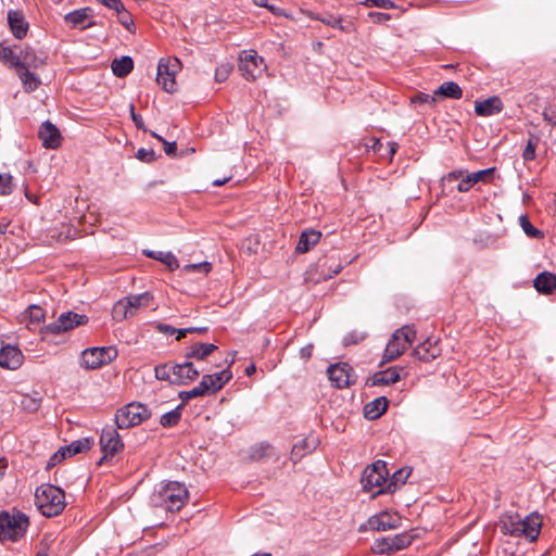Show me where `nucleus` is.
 Listing matches in <instances>:
<instances>
[{"label":"nucleus","mask_w":556,"mask_h":556,"mask_svg":"<svg viewBox=\"0 0 556 556\" xmlns=\"http://www.w3.org/2000/svg\"><path fill=\"white\" fill-rule=\"evenodd\" d=\"M188 497L189 492L182 483L169 481L154 491L151 501L156 507L177 511L186 504Z\"/></svg>","instance_id":"obj_1"},{"label":"nucleus","mask_w":556,"mask_h":556,"mask_svg":"<svg viewBox=\"0 0 556 556\" xmlns=\"http://www.w3.org/2000/svg\"><path fill=\"white\" fill-rule=\"evenodd\" d=\"M35 503L43 516L55 517L65 508V493L53 484H41L36 489Z\"/></svg>","instance_id":"obj_2"},{"label":"nucleus","mask_w":556,"mask_h":556,"mask_svg":"<svg viewBox=\"0 0 556 556\" xmlns=\"http://www.w3.org/2000/svg\"><path fill=\"white\" fill-rule=\"evenodd\" d=\"M542 521L538 515H529L525 518L508 517L503 521V531L514 536H525L531 542L535 541L540 534Z\"/></svg>","instance_id":"obj_3"},{"label":"nucleus","mask_w":556,"mask_h":556,"mask_svg":"<svg viewBox=\"0 0 556 556\" xmlns=\"http://www.w3.org/2000/svg\"><path fill=\"white\" fill-rule=\"evenodd\" d=\"M415 338L416 330L413 326L406 325L396 329L384 349L381 364L396 359L414 342Z\"/></svg>","instance_id":"obj_4"},{"label":"nucleus","mask_w":556,"mask_h":556,"mask_svg":"<svg viewBox=\"0 0 556 556\" xmlns=\"http://www.w3.org/2000/svg\"><path fill=\"white\" fill-rule=\"evenodd\" d=\"M28 518L23 513H15L13 515L8 511L0 513V542L11 541L16 542L26 532L28 528Z\"/></svg>","instance_id":"obj_5"},{"label":"nucleus","mask_w":556,"mask_h":556,"mask_svg":"<svg viewBox=\"0 0 556 556\" xmlns=\"http://www.w3.org/2000/svg\"><path fill=\"white\" fill-rule=\"evenodd\" d=\"M151 412L149 408L138 402H131L115 413V425L118 429H128L140 425L142 421L150 418Z\"/></svg>","instance_id":"obj_6"},{"label":"nucleus","mask_w":556,"mask_h":556,"mask_svg":"<svg viewBox=\"0 0 556 556\" xmlns=\"http://www.w3.org/2000/svg\"><path fill=\"white\" fill-rule=\"evenodd\" d=\"M389 470L387 468V463L384 460H376L371 465L367 466L362 475V484L363 489L366 492H371L376 488L378 490L375 492L376 494H381L386 491V485L388 483Z\"/></svg>","instance_id":"obj_7"},{"label":"nucleus","mask_w":556,"mask_h":556,"mask_svg":"<svg viewBox=\"0 0 556 556\" xmlns=\"http://www.w3.org/2000/svg\"><path fill=\"white\" fill-rule=\"evenodd\" d=\"M117 350L113 346L87 348L80 353L79 365L86 370H94L113 362Z\"/></svg>","instance_id":"obj_8"},{"label":"nucleus","mask_w":556,"mask_h":556,"mask_svg":"<svg viewBox=\"0 0 556 556\" xmlns=\"http://www.w3.org/2000/svg\"><path fill=\"white\" fill-rule=\"evenodd\" d=\"M153 300L150 292L129 295L117 301L112 309V316L116 321H123L134 316L140 307L148 306Z\"/></svg>","instance_id":"obj_9"},{"label":"nucleus","mask_w":556,"mask_h":556,"mask_svg":"<svg viewBox=\"0 0 556 556\" xmlns=\"http://www.w3.org/2000/svg\"><path fill=\"white\" fill-rule=\"evenodd\" d=\"M89 318L85 314H78L72 311L62 313L53 323L46 325L43 333L60 334L75 329L78 326L86 325Z\"/></svg>","instance_id":"obj_10"},{"label":"nucleus","mask_w":556,"mask_h":556,"mask_svg":"<svg viewBox=\"0 0 556 556\" xmlns=\"http://www.w3.org/2000/svg\"><path fill=\"white\" fill-rule=\"evenodd\" d=\"M265 67L264 59L254 50L242 51L239 58V70L247 80L256 79Z\"/></svg>","instance_id":"obj_11"},{"label":"nucleus","mask_w":556,"mask_h":556,"mask_svg":"<svg viewBox=\"0 0 556 556\" xmlns=\"http://www.w3.org/2000/svg\"><path fill=\"white\" fill-rule=\"evenodd\" d=\"M179 68L180 61L177 58H174L173 60L161 59L159 61L156 81L166 92L175 91V75Z\"/></svg>","instance_id":"obj_12"},{"label":"nucleus","mask_w":556,"mask_h":556,"mask_svg":"<svg viewBox=\"0 0 556 556\" xmlns=\"http://www.w3.org/2000/svg\"><path fill=\"white\" fill-rule=\"evenodd\" d=\"M410 543L412 538L407 533H401L375 540L371 549L375 554H391L407 547Z\"/></svg>","instance_id":"obj_13"},{"label":"nucleus","mask_w":556,"mask_h":556,"mask_svg":"<svg viewBox=\"0 0 556 556\" xmlns=\"http://www.w3.org/2000/svg\"><path fill=\"white\" fill-rule=\"evenodd\" d=\"M308 16L311 20L319 21L323 24H325L331 28L339 29L340 31H342L344 34H352L356 30L354 22L352 21V18H350L348 16L336 15V14H332L329 12H326V13L311 12Z\"/></svg>","instance_id":"obj_14"},{"label":"nucleus","mask_w":556,"mask_h":556,"mask_svg":"<svg viewBox=\"0 0 556 556\" xmlns=\"http://www.w3.org/2000/svg\"><path fill=\"white\" fill-rule=\"evenodd\" d=\"M100 445L103 452V456L99 460V464H102L105 457L115 455L124 447V443L116 428L113 426H106L102 429Z\"/></svg>","instance_id":"obj_15"},{"label":"nucleus","mask_w":556,"mask_h":556,"mask_svg":"<svg viewBox=\"0 0 556 556\" xmlns=\"http://www.w3.org/2000/svg\"><path fill=\"white\" fill-rule=\"evenodd\" d=\"M327 372L330 381L338 389L348 388L355 382L353 379V368L348 363L330 365Z\"/></svg>","instance_id":"obj_16"},{"label":"nucleus","mask_w":556,"mask_h":556,"mask_svg":"<svg viewBox=\"0 0 556 556\" xmlns=\"http://www.w3.org/2000/svg\"><path fill=\"white\" fill-rule=\"evenodd\" d=\"M173 384H188L191 381H194L199 375L200 370L195 367L194 363L187 359L181 364L173 365Z\"/></svg>","instance_id":"obj_17"},{"label":"nucleus","mask_w":556,"mask_h":556,"mask_svg":"<svg viewBox=\"0 0 556 556\" xmlns=\"http://www.w3.org/2000/svg\"><path fill=\"white\" fill-rule=\"evenodd\" d=\"M231 371L226 369L216 374L204 375L199 384L207 395H212L219 391L231 379Z\"/></svg>","instance_id":"obj_18"},{"label":"nucleus","mask_w":556,"mask_h":556,"mask_svg":"<svg viewBox=\"0 0 556 556\" xmlns=\"http://www.w3.org/2000/svg\"><path fill=\"white\" fill-rule=\"evenodd\" d=\"M38 137L42 146L47 149H56L61 146V132L50 121H46L41 124L38 130Z\"/></svg>","instance_id":"obj_19"},{"label":"nucleus","mask_w":556,"mask_h":556,"mask_svg":"<svg viewBox=\"0 0 556 556\" xmlns=\"http://www.w3.org/2000/svg\"><path fill=\"white\" fill-rule=\"evenodd\" d=\"M24 361L22 351L13 345H5L0 350V367L16 370Z\"/></svg>","instance_id":"obj_20"},{"label":"nucleus","mask_w":556,"mask_h":556,"mask_svg":"<svg viewBox=\"0 0 556 556\" xmlns=\"http://www.w3.org/2000/svg\"><path fill=\"white\" fill-rule=\"evenodd\" d=\"M91 12L90 8H81L67 13L64 16V20L71 28L86 29L94 24L92 22H88L91 17Z\"/></svg>","instance_id":"obj_21"},{"label":"nucleus","mask_w":556,"mask_h":556,"mask_svg":"<svg viewBox=\"0 0 556 556\" xmlns=\"http://www.w3.org/2000/svg\"><path fill=\"white\" fill-rule=\"evenodd\" d=\"M504 104L500 97L493 96L483 101L475 102V112L478 116H492L503 111Z\"/></svg>","instance_id":"obj_22"},{"label":"nucleus","mask_w":556,"mask_h":556,"mask_svg":"<svg viewBox=\"0 0 556 556\" xmlns=\"http://www.w3.org/2000/svg\"><path fill=\"white\" fill-rule=\"evenodd\" d=\"M440 352L441 350L438 346L437 341L428 338L414 349L413 355L416 358L428 363L435 359L440 355Z\"/></svg>","instance_id":"obj_23"},{"label":"nucleus","mask_w":556,"mask_h":556,"mask_svg":"<svg viewBox=\"0 0 556 556\" xmlns=\"http://www.w3.org/2000/svg\"><path fill=\"white\" fill-rule=\"evenodd\" d=\"M399 518L387 511L371 516L368 526L375 531H387L396 528Z\"/></svg>","instance_id":"obj_24"},{"label":"nucleus","mask_w":556,"mask_h":556,"mask_svg":"<svg viewBox=\"0 0 556 556\" xmlns=\"http://www.w3.org/2000/svg\"><path fill=\"white\" fill-rule=\"evenodd\" d=\"M8 23L16 39H23L28 31V23L20 11H9Z\"/></svg>","instance_id":"obj_25"},{"label":"nucleus","mask_w":556,"mask_h":556,"mask_svg":"<svg viewBox=\"0 0 556 556\" xmlns=\"http://www.w3.org/2000/svg\"><path fill=\"white\" fill-rule=\"evenodd\" d=\"M318 439L314 435H309L305 439L300 440L295 443L291 450V458L293 462L300 460L306 454L312 453L318 446Z\"/></svg>","instance_id":"obj_26"},{"label":"nucleus","mask_w":556,"mask_h":556,"mask_svg":"<svg viewBox=\"0 0 556 556\" xmlns=\"http://www.w3.org/2000/svg\"><path fill=\"white\" fill-rule=\"evenodd\" d=\"M533 286L538 292L549 295L556 289V275L551 271H542L534 278Z\"/></svg>","instance_id":"obj_27"},{"label":"nucleus","mask_w":556,"mask_h":556,"mask_svg":"<svg viewBox=\"0 0 556 556\" xmlns=\"http://www.w3.org/2000/svg\"><path fill=\"white\" fill-rule=\"evenodd\" d=\"M443 180L447 182L459 180L456 186L458 192H468L473 187L469 173L465 169L452 170L443 177Z\"/></svg>","instance_id":"obj_28"},{"label":"nucleus","mask_w":556,"mask_h":556,"mask_svg":"<svg viewBox=\"0 0 556 556\" xmlns=\"http://www.w3.org/2000/svg\"><path fill=\"white\" fill-rule=\"evenodd\" d=\"M217 349L218 346L214 343L197 342L187 348L185 356L187 359L194 358L197 361H203Z\"/></svg>","instance_id":"obj_29"},{"label":"nucleus","mask_w":556,"mask_h":556,"mask_svg":"<svg viewBox=\"0 0 556 556\" xmlns=\"http://www.w3.org/2000/svg\"><path fill=\"white\" fill-rule=\"evenodd\" d=\"M317 267L324 280L330 279L334 275H338L343 268L338 258L333 256L320 258L317 263Z\"/></svg>","instance_id":"obj_30"},{"label":"nucleus","mask_w":556,"mask_h":556,"mask_svg":"<svg viewBox=\"0 0 556 556\" xmlns=\"http://www.w3.org/2000/svg\"><path fill=\"white\" fill-rule=\"evenodd\" d=\"M321 238L320 231L314 230V229H305L302 231L298 245H296V252L299 253H306L308 252L313 247H315Z\"/></svg>","instance_id":"obj_31"},{"label":"nucleus","mask_w":556,"mask_h":556,"mask_svg":"<svg viewBox=\"0 0 556 556\" xmlns=\"http://www.w3.org/2000/svg\"><path fill=\"white\" fill-rule=\"evenodd\" d=\"M389 401L386 396H380L367 403L364 407V416L374 420L379 418L388 408Z\"/></svg>","instance_id":"obj_32"},{"label":"nucleus","mask_w":556,"mask_h":556,"mask_svg":"<svg viewBox=\"0 0 556 556\" xmlns=\"http://www.w3.org/2000/svg\"><path fill=\"white\" fill-rule=\"evenodd\" d=\"M400 380V369L397 367H390L386 370H380L371 377V386H389Z\"/></svg>","instance_id":"obj_33"},{"label":"nucleus","mask_w":556,"mask_h":556,"mask_svg":"<svg viewBox=\"0 0 556 556\" xmlns=\"http://www.w3.org/2000/svg\"><path fill=\"white\" fill-rule=\"evenodd\" d=\"M45 64V58L36 54L31 48H25L21 50V62L20 68H38Z\"/></svg>","instance_id":"obj_34"},{"label":"nucleus","mask_w":556,"mask_h":556,"mask_svg":"<svg viewBox=\"0 0 556 556\" xmlns=\"http://www.w3.org/2000/svg\"><path fill=\"white\" fill-rule=\"evenodd\" d=\"M17 75L26 92H33L40 86V78L29 71V68H17Z\"/></svg>","instance_id":"obj_35"},{"label":"nucleus","mask_w":556,"mask_h":556,"mask_svg":"<svg viewBox=\"0 0 556 556\" xmlns=\"http://www.w3.org/2000/svg\"><path fill=\"white\" fill-rule=\"evenodd\" d=\"M437 99L439 97H444L448 99L458 100L463 97V89L455 81H446L440 85L438 89L434 90Z\"/></svg>","instance_id":"obj_36"},{"label":"nucleus","mask_w":556,"mask_h":556,"mask_svg":"<svg viewBox=\"0 0 556 556\" xmlns=\"http://www.w3.org/2000/svg\"><path fill=\"white\" fill-rule=\"evenodd\" d=\"M111 67L116 77L123 78L134 70V61L130 56L124 55L121 59H115Z\"/></svg>","instance_id":"obj_37"},{"label":"nucleus","mask_w":556,"mask_h":556,"mask_svg":"<svg viewBox=\"0 0 556 556\" xmlns=\"http://www.w3.org/2000/svg\"><path fill=\"white\" fill-rule=\"evenodd\" d=\"M412 473V469L409 468H401L397 469L390 479H388V483L386 485V491L388 493H393L399 485H403L408 477Z\"/></svg>","instance_id":"obj_38"},{"label":"nucleus","mask_w":556,"mask_h":556,"mask_svg":"<svg viewBox=\"0 0 556 556\" xmlns=\"http://www.w3.org/2000/svg\"><path fill=\"white\" fill-rule=\"evenodd\" d=\"M144 254L151 258L164 263L170 270L179 267L178 260L172 252L146 251Z\"/></svg>","instance_id":"obj_39"},{"label":"nucleus","mask_w":556,"mask_h":556,"mask_svg":"<svg viewBox=\"0 0 556 556\" xmlns=\"http://www.w3.org/2000/svg\"><path fill=\"white\" fill-rule=\"evenodd\" d=\"M92 445L93 439L83 438L73 441L71 444L66 446H63V450L66 451L68 455H76L89 451L92 447Z\"/></svg>","instance_id":"obj_40"},{"label":"nucleus","mask_w":556,"mask_h":556,"mask_svg":"<svg viewBox=\"0 0 556 556\" xmlns=\"http://www.w3.org/2000/svg\"><path fill=\"white\" fill-rule=\"evenodd\" d=\"M182 407L184 404H179L170 412L163 414L160 418L161 426L164 428H170L176 426L181 419Z\"/></svg>","instance_id":"obj_41"},{"label":"nucleus","mask_w":556,"mask_h":556,"mask_svg":"<svg viewBox=\"0 0 556 556\" xmlns=\"http://www.w3.org/2000/svg\"><path fill=\"white\" fill-rule=\"evenodd\" d=\"M519 225L529 238H532V239H543L544 238V232L542 230L535 228L531 224V222L529 220L527 215H521L519 217Z\"/></svg>","instance_id":"obj_42"},{"label":"nucleus","mask_w":556,"mask_h":556,"mask_svg":"<svg viewBox=\"0 0 556 556\" xmlns=\"http://www.w3.org/2000/svg\"><path fill=\"white\" fill-rule=\"evenodd\" d=\"M0 59L9 63L15 70L20 68L21 52L16 54L10 47L0 46Z\"/></svg>","instance_id":"obj_43"},{"label":"nucleus","mask_w":556,"mask_h":556,"mask_svg":"<svg viewBox=\"0 0 556 556\" xmlns=\"http://www.w3.org/2000/svg\"><path fill=\"white\" fill-rule=\"evenodd\" d=\"M173 365L174 364H160L154 367L155 378L163 381H169L173 384Z\"/></svg>","instance_id":"obj_44"},{"label":"nucleus","mask_w":556,"mask_h":556,"mask_svg":"<svg viewBox=\"0 0 556 556\" xmlns=\"http://www.w3.org/2000/svg\"><path fill=\"white\" fill-rule=\"evenodd\" d=\"M495 167H489L485 169L469 173L473 186L478 182H491L493 180V174Z\"/></svg>","instance_id":"obj_45"},{"label":"nucleus","mask_w":556,"mask_h":556,"mask_svg":"<svg viewBox=\"0 0 556 556\" xmlns=\"http://www.w3.org/2000/svg\"><path fill=\"white\" fill-rule=\"evenodd\" d=\"M41 406V397L36 395H24L21 400V407L28 412V413H35L37 412Z\"/></svg>","instance_id":"obj_46"},{"label":"nucleus","mask_w":556,"mask_h":556,"mask_svg":"<svg viewBox=\"0 0 556 556\" xmlns=\"http://www.w3.org/2000/svg\"><path fill=\"white\" fill-rule=\"evenodd\" d=\"M366 338H367L366 331H361V330L354 329V330H351L350 332H348L343 337L342 343L344 346L358 344L359 342L364 341Z\"/></svg>","instance_id":"obj_47"},{"label":"nucleus","mask_w":556,"mask_h":556,"mask_svg":"<svg viewBox=\"0 0 556 556\" xmlns=\"http://www.w3.org/2000/svg\"><path fill=\"white\" fill-rule=\"evenodd\" d=\"M539 141H540V139L538 136L530 135L527 146L522 152V159L526 162L533 161L535 159V150H536Z\"/></svg>","instance_id":"obj_48"},{"label":"nucleus","mask_w":556,"mask_h":556,"mask_svg":"<svg viewBox=\"0 0 556 556\" xmlns=\"http://www.w3.org/2000/svg\"><path fill=\"white\" fill-rule=\"evenodd\" d=\"M410 102L416 105L427 104V105L433 108L435 105V103L438 102V99H437L434 91L432 94H428L425 92H418L410 98Z\"/></svg>","instance_id":"obj_49"},{"label":"nucleus","mask_w":556,"mask_h":556,"mask_svg":"<svg viewBox=\"0 0 556 556\" xmlns=\"http://www.w3.org/2000/svg\"><path fill=\"white\" fill-rule=\"evenodd\" d=\"M207 395L206 392L202 389V387L200 384L195 386L194 388H192L191 390H188V391H180L178 393V397L181 400V403L180 404H186L188 401L192 400V399H195V397H201V396H205Z\"/></svg>","instance_id":"obj_50"},{"label":"nucleus","mask_w":556,"mask_h":556,"mask_svg":"<svg viewBox=\"0 0 556 556\" xmlns=\"http://www.w3.org/2000/svg\"><path fill=\"white\" fill-rule=\"evenodd\" d=\"M136 157L144 163H151L156 160V154L153 149L140 148L136 152Z\"/></svg>","instance_id":"obj_51"},{"label":"nucleus","mask_w":556,"mask_h":556,"mask_svg":"<svg viewBox=\"0 0 556 556\" xmlns=\"http://www.w3.org/2000/svg\"><path fill=\"white\" fill-rule=\"evenodd\" d=\"M13 178L9 174H3L2 179L0 181V193L1 194H11L14 190V186L12 182Z\"/></svg>","instance_id":"obj_52"},{"label":"nucleus","mask_w":556,"mask_h":556,"mask_svg":"<svg viewBox=\"0 0 556 556\" xmlns=\"http://www.w3.org/2000/svg\"><path fill=\"white\" fill-rule=\"evenodd\" d=\"M184 269L186 271H199V273H204V274H207L211 271L212 269V264L208 263V262H201V263H195V264H188L184 267Z\"/></svg>","instance_id":"obj_53"},{"label":"nucleus","mask_w":556,"mask_h":556,"mask_svg":"<svg viewBox=\"0 0 556 556\" xmlns=\"http://www.w3.org/2000/svg\"><path fill=\"white\" fill-rule=\"evenodd\" d=\"M361 3L368 8L376 7L386 10L395 8L394 2L391 0H364Z\"/></svg>","instance_id":"obj_54"},{"label":"nucleus","mask_w":556,"mask_h":556,"mask_svg":"<svg viewBox=\"0 0 556 556\" xmlns=\"http://www.w3.org/2000/svg\"><path fill=\"white\" fill-rule=\"evenodd\" d=\"M29 319L33 323H40L45 318V311L38 305H29L28 308Z\"/></svg>","instance_id":"obj_55"},{"label":"nucleus","mask_w":556,"mask_h":556,"mask_svg":"<svg viewBox=\"0 0 556 556\" xmlns=\"http://www.w3.org/2000/svg\"><path fill=\"white\" fill-rule=\"evenodd\" d=\"M67 452L63 450V446L60 447L48 460L47 463V469H51L52 467L56 466L59 463H61L65 457L67 456Z\"/></svg>","instance_id":"obj_56"},{"label":"nucleus","mask_w":556,"mask_h":556,"mask_svg":"<svg viewBox=\"0 0 556 556\" xmlns=\"http://www.w3.org/2000/svg\"><path fill=\"white\" fill-rule=\"evenodd\" d=\"M152 136L155 137L159 141H161L164 144V152L168 156L176 155L177 147H176V142L175 141L168 142L162 136H160V135H157L155 132H152Z\"/></svg>","instance_id":"obj_57"},{"label":"nucleus","mask_w":556,"mask_h":556,"mask_svg":"<svg viewBox=\"0 0 556 556\" xmlns=\"http://www.w3.org/2000/svg\"><path fill=\"white\" fill-rule=\"evenodd\" d=\"M368 17L375 24H382L391 20V15L382 12H369Z\"/></svg>","instance_id":"obj_58"},{"label":"nucleus","mask_w":556,"mask_h":556,"mask_svg":"<svg viewBox=\"0 0 556 556\" xmlns=\"http://www.w3.org/2000/svg\"><path fill=\"white\" fill-rule=\"evenodd\" d=\"M50 543L51 538L47 535L43 536L42 540L40 541V546L36 556H49Z\"/></svg>","instance_id":"obj_59"},{"label":"nucleus","mask_w":556,"mask_h":556,"mask_svg":"<svg viewBox=\"0 0 556 556\" xmlns=\"http://www.w3.org/2000/svg\"><path fill=\"white\" fill-rule=\"evenodd\" d=\"M119 14V23L129 31H131V27L134 26V22L129 15V13L124 8V11H122Z\"/></svg>","instance_id":"obj_60"},{"label":"nucleus","mask_w":556,"mask_h":556,"mask_svg":"<svg viewBox=\"0 0 556 556\" xmlns=\"http://www.w3.org/2000/svg\"><path fill=\"white\" fill-rule=\"evenodd\" d=\"M99 2H101L102 4H104L105 7L116 11L117 13H121L122 11H124V4L121 0H98Z\"/></svg>","instance_id":"obj_61"},{"label":"nucleus","mask_w":556,"mask_h":556,"mask_svg":"<svg viewBox=\"0 0 556 556\" xmlns=\"http://www.w3.org/2000/svg\"><path fill=\"white\" fill-rule=\"evenodd\" d=\"M130 116H131V119H132L134 124L136 125V127L138 129H143L144 130L143 118H142V116L140 114L135 112L134 104H130Z\"/></svg>","instance_id":"obj_62"},{"label":"nucleus","mask_w":556,"mask_h":556,"mask_svg":"<svg viewBox=\"0 0 556 556\" xmlns=\"http://www.w3.org/2000/svg\"><path fill=\"white\" fill-rule=\"evenodd\" d=\"M157 330L167 336H172V334L176 333V328L170 325H167V324L157 325Z\"/></svg>","instance_id":"obj_63"},{"label":"nucleus","mask_w":556,"mask_h":556,"mask_svg":"<svg viewBox=\"0 0 556 556\" xmlns=\"http://www.w3.org/2000/svg\"><path fill=\"white\" fill-rule=\"evenodd\" d=\"M228 77V70L227 68H217L216 72H215V79L218 81V83H222L224 80H226Z\"/></svg>","instance_id":"obj_64"}]
</instances>
